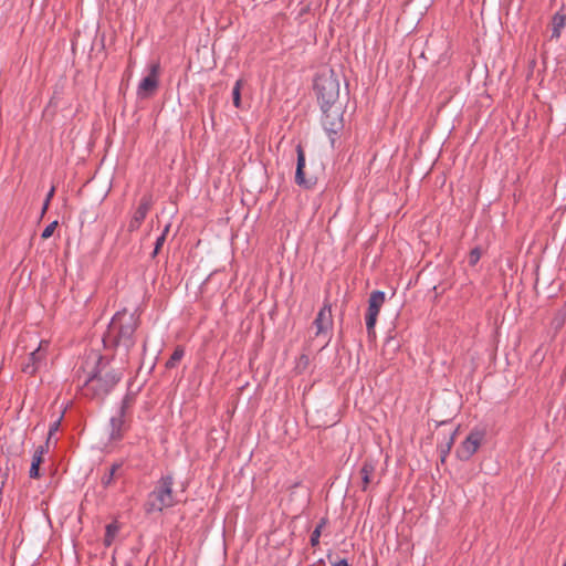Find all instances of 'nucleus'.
<instances>
[{"label": "nucleus", "mask_w": 566, "mask_h": 566, "mask_svg": "<svg viewBox=\"0 0 566 566\" xmlns=\"http://www.w3.org/2000/svg\"><path fill=\"white\" fill-rule=\"evenodd\" d=\"M139 326V316L127 310L117 311L112 317L103 337L106 348L114 349L122 361L128 359L130 349L136 344L135 333Z\"/></svg>", "instance_id": "nucleus-1"}, {"label": "nucleus", "mask_w": 566, "mask_h": 566, "mask_svg": "<svg viewBox=\"0 0 566 566\" xmlns=\"http://www.w3.org/2000/svg\"><path fill=\"white\" fill-rule=\"evenodd\" d=\"M122 376V371L107 368L103 357L98 356L94 367L83 381L81 392L85 397L103 399L113 390Z\"/></svg>", "instance_id": "nucleus-2"}, {"label": "nucleus", "mask_w": 566, "mask_h": 566, "mask_svg": "<svg viewBox=\"0 0 566 566\" xmlns=\"http://www.w3.org/2000/svg\"><path fill=\"white\" fill-rule=\"evenodd\" d=\"M339 87V81L333 71L316 76L314 90L321 107H329L338 104Z\"/></svg>", "instance_id": "nucleus-3"}, {"label": "nucleus", "mask_w": 566, "mask_h": 566, "mask_svg": "<svg viewBox=\"0 0 566 566\" xmlns=\"http://www.w3.org/2000/svg\"><path fill=\"white\" fill-rule=\"evenodd\" d=\"M172 486L174 478L171 475L163 476L149 494L146 511L148 513L161 512L164 509L172 506Z\"/></svg>", "instance_id": "nucleus-4"}, {"label": "nucleus", "mask_w": 566, "mask_h": 566, "mask_svg": "<svg viewBox=\"0 0 566 566\" xmlns=\"http://www.w3.org/2000/svg\"><path fill=\"white\" fill-rule=\"evenodd\" d=\"M323 112L322 124L332 144L335 140V136L343 128V107L340 104L321 107Z\"/></svg>", "instance_id": "nucleus-5"}, {"label": "nucleus", "mask_w": 566, "mask_h": 566, "mask_svg": "<svg viewBox=\"0 0 566 566\" xmlns=\"http://www.w3.org/2000/svg\"><path fill=\"white\" fill-rule=\"evenodd\" d=\"M132 398L126 395L120 401L114 416L109 419L108 424V438L111 441H118L123 438V431L125 428L126 412L130 406Z\"/></svg>", "instance_id": "nucleus-6"}, {"label": "nucleus", "mask_w": 566, "mask_h": 566, "mask_svg": "<svg viewBox=\"0 0 566 566\" xmlns=\"http://www.w3.org/2000/svg\"><path fill=\"white\" fill-rule=\"evenodd\" d=\"M485 438V431L474 428L470 431L465 440L457 448V458L461 461H468L478 451Z\"/></svg>", "instance_id": "nucleus-7"}, {"label": "nucleus", "mask_w": 566, "mask_h": 566, "mask_svg": "<svg viewBox=\"0 0 566 566\" xmlns=\"http://www.w3.org/2000/svg\"><path fill=\"white\" fill-rule=\"evenodd\" d=\"M49 342L40 340L38 347L29 354L28 360L22 365V371L34 375L42 367L46 366Z\"/></svg>", "instance_id": "nucleus-8"}, {"label": "nucleus", "mask_w": 566, "mask_h": 566, "mask_svg": "<svg viewBox=\"0 0 566 566\" xmlns=\"http://www.w3.org/2000/svg\"><path fill=\"white\" fill-rule=\"evenodd\" d=\"M158 73H159V64L151 63L149 65V74L147 76H145L138 84V87H137L138 98H142V99L148 98L156 92V90L159 85Z\"/></svg>", "instance_id": "nucleus-9"}, {"label": "nucleus", "mask_w": 566, "mask_h": 566, "mask_svg": "<svg viewBox=\"0 0 566 566\" xmlns=\"http://www.w3.org/2000/svg\"><path fill=\"white\" fill-rule=\"evenodd\" d=\"M153 205V199L150 196H144L140 199L139 206L135 210L129 223H128V231L134 232L139 229L143 221L145 220L147 213L149 212Z\"/></svg>", "instance_id": "nucleus-10"}, {"label": "nucleus", "mask_w": 566, "mask_h": 566, "mask_svg": "<svg viewBox=\"0 0 566 566\" xmlns=\"http://www.w3.org/2000/svg\"><path fill=\"white\" fill-rule=\"evenodd\" d=\"M314 326L316 327V335L326 334L333 327V316H332V306L331 304L325 303L323 307L318 311L315 319Z\"/></svg>", "instance_id": "nucleus-11"}, {"label": "nucleus", "mask_w": 566, "mask_h": 566, "mask_svg": "<svg viewBox=\"0 0 566 566\" xmlns=\"http://www.w3.org/2000/svg\"><path fill=\"white\" fill-rule=\"evenodd\" d=\"M297 153V164H296V172H295V182L298 186L310 188L312 182L305 179L304 167H305V154L301 145L296 147Z\"/></svg>", "instance_id": "nucleus-12"}, {"label": "nucleus", "mask_w": 566, "mask_h": 566, "mask_svg": "<svg viewBox=\"0 0 566 566\" xmlns=\"http://www.w3.org/2000/svg\"><path fill=\"white\" fill-rule=\"evenodd\" d=\"M385 303V292L374 291L369 295L367 313L377 315L380 312L381 306Z\"/></svg>", "instance_id": "nucleus-13"}, {"label": "nucleus", "mask_w": 566, "mask_h": 566, "mask_svg": "<svg viewBox=\"0 0 566 566\" xmlns=\"http://www.w3.org/2000/svg\"><path fill=\"white\" fill-rule=\"evenodd\" d=\"M375 470H376V465L371 460H366L363 462L361 468L359 470V474H360L361 482H363V486H361L363 491L367 490V488L371 481V475L374 474Z\"/></svg>", "instance_id": "nucleus-14"}, {"label": "nucleus", "mask_w": 566, "mask_h": 566, "mask_svg": "<svg viewBox=\"0 0 566 566\" xmlns=\"http://www.w3.org/2000/svg\"><path fill=\"white\" fill-rule=\"evenodd\" d=\"M565 322H566V302L559 310L556 311L554 317L552 318L551 327L555 331V333H557L558 331H560L564 327Z\"/></svg>", "instance_id": "nucleus-15"}, {"label": "nucleus", "mask_w": 566, "mask_h": 566, "mask_svg": "<svg viewBox=\"0 0 566 566\" xmlns=\"http://www.w3.org/2000/svg\"><path fill=\"white\" fill-rule=\"evenodd\" d=\"M566 18L564 14L555 13L553 17V30H552V38H559L560 31L565 27Z\"/></svg>", "instance_id": "nucleus-16"}, {"label": "nucleus", "mask_w": 566, "mask_h": 566, "mask_svg": "<svg viewBox=\"0 0 566 566\" xmlns=\"http://www.w3.org/2000/svg\"><path fill=\"white\" fill-rule=\"evenodd\" d=\"M455 434H457V430H454L452 433H450V436L446 439L444 443L440 444L441 461H444L447 455L450 453V451L453 447V443H454Z\"/></svg>", "instance_id": "nucleus-17"}, {"label": "nucleus", "mask_w": 566, "mask_h": 566, "mask_svg": "<svg viewBox=\"0 0 566 566\" xmlns=\"http://www.w3.org/2000/svg\"><path fill=\"white\" fill-rule=\"evenodd\" d=\"M184 355H185L184 348L178 346L171 354L170 358L166 361V368H168V369L175 368L177 366V364L182 359Z\"/></svg>", "instance_id": "nucleus-18"}, {"label": "nucleus", "mask_w": 566, "mask_h": 566, "mask_svg": "<svg viewBox=\"0 0 566 566\" xmlns=\"http://www.w3.org/2000/svg\"><path fill=\"white\" fill-rule=\"evenodd\" d=\"M122 467V463H114L109 470L102 476L101 483L104 488H108L114 479L116 471Z\"/></svg>", "instance_id": "nucleus-19"}, {"label": "nucleus", "mask_w": 566, "mask_h": 566, "mask_svg": "<svg viewBox=\"0 0 566 566\" xmlns=\"http://www.w3.org/2000/svg\"><path fill=\"white\" fill-rule=\"evenodd\" d=\"M325 524H326V520L322 518L321 522L316 525V527L312 532L311 537H310V543L313 547H315L319 544L322 528L325 526Z\"/></svg>", "instance_id": "nucleus-20"}, {"label": "nucleus", "mask_w": 566, "mask_h": 566, "mask_svg": "<svg viewBox=\"0 0 566 566\" xmlns=\"http://www.w3.org/2000/svg\"><path fill=\"white\" fill-rule=\"evenodd\" d=\"M377 315L366 313V328L369 337L375 336V325L377 322Z\"/></svg>", "instance_id": "nucleus-21"}, {"label": "nucleus", "mask_w": 566, "mask_h": 566, "mask_svg": "<svg viewBox=\"0 0 566 566\" xmlns=\"http://www.w3.org/2000/svg\"><path fill=\"white\" fill-rule=\"evenodd\" d=\"M241 84H242L241 80L237 81L233 86V90H232V99H233V105L235 107H240V104H241Z\"/></svg>", "instance_id": "nucleus-22"}, {"label": "nucleus", "mask_w": 566, "mask_h": 566, "mask_svg": "<svg viewBox=\"0 0 566 566\" xmlns=\"http://www.w3.org/2000/svg\"><path fill=\"white\" fill-rule=\"evenodd\" d=\"M48 451V448L44 447V446H40L33 453V457H32V462L31 463H35L38 465H40L43 461V455L44 453Z\"/></svg>", "instance_id": "nucleus-23"}, {"label": "nucleus", "mask_w": 566, "mask_h": 566, "mask_svg": "<svg viewBox=\"0 0 566 566\" xmlns=\"http://www.w3.org/2000/svg\"><path fill=\"white\" fill-rule=\"evenodd\" d=\"M481 259V250L479 248H474L469 253L468 262L471 266H474Z\"/></svg>", "instance_id": "nucleus-24"}, {"label": "nucleus", "mask_w": 566, "mask_h": 566, "mask_svg": "<svg viewBox=\"0 0 566 566\" xmlns=\"http://www.w3.org/2000/svg\"><path fill=\"white\" fill-rule=\"evenodd\" d=\"M168 231H169V224H167L165 227L163 233L157 238L156 243H155L154 254L158 253V251L163 247V244H164V242L166 240V235H167Z\"/></svg>", "instance_id": "nucleus-25"}, {"label": "nucleus", "mask_w": 566, "mask_h": 566, "mask_svg": "<svg viewBox=\"0 0 566 566\" xmlns=\"http://www.w3.org/2000/svg\"><path fill=\"white\" fill-rule=\"evenodd\" d=\"M116 532H117V527L115 525L108 524L106 526L105 544L107 546H109L112 544Z\"/></svg>", "instance_id": "nucleus-26"}, {"label": "nucleus", "mask_w": 566, "mask_h": 566, "mask_svg": "<svg viewBox=\"0 0 566 566\" xmlns=\"http://www.w3.org/2000/svg\"><path fill=\"white\" fill-rule=\"evenodd\" d=\"M56 227H57V221H53L50 224H48L44 228V230L42 231L41 238L44 239V240L49 239L53 234V232H54Z\"/></svg>", "instance_id": "nucleus-27"}, {"label": "nucleus", "mask_w": 566, "mask_h": 566, "mask_svg": "<svg viewBox=\"0 0 566 566\" xmlns=\"http://www.w3.org/2000/svg\"><path fill=\"white\" fill-rule=\"evenodd\" d=\"M61 420H62V416L50 424L49 433H48V440H50L51 437L59 430L60 424H61ZM48 442L49 441H46V443Z\"/></svg>", "instance_id": "nucleus-28"}, {"label": "nucleus", "mask_w": 566, "mask_h": 566, "mask_svg": "<svg viewBox=\"0 0 566 566\" xmlns=\"http://www.w3.org/2000/svg\"><path fill=\"white\" fill-rule=\"evenodd\" d=\"M54 191H55V188H54V187H52V188L50 189V191L48 192V195H46V197H45V200H44V202H43V207H42V214H44V213H45V211H46V209L49 208L50 201H51V199H52V198H53V196H54Z\"/></svg>", "instance_id": "nucleus-29"}, {"label": "nucleus", "mask_w": 566, "mask_h": 566, "mask_svg": "<svg viewBox=\"0 0 566 566\" xmlns=\"http://www.w3.org/2000/svg\"><path fill=\"white\" fill-rule=\"evenodd\" d=\"M40 465L35 464V463H31V467H30V470H29V475L31 479H38L40 476Z\"/></svg>", "instance_id": "nucleus-30"}, {"label": "nucleus", "mask_w": 566, "mask_h": 566, "mask_svg": "<svg viewBox=\"0 0 566 566\" xmlns=\"http://www.w3.org/2000/svg\"><path fill=\"white\" fill-rule=\"evenodd\" d=\"M333 566H348V563L346 559H340L336 562Z\"/></svg>", "instance_id": "nucleus-31"}]
</instances>
